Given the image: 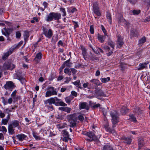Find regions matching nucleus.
Here are the masks:
<instances>
[{
	"mask_svg": "<svg viewBox=\"0 0 150 150\" xmlns=\"http://www.w3.org/2000/svg\"><path fill=\"white\" fill-rule=\"evenodd\" d=\"M24 36L25 38H27L29 37V35L28 33L27 32H25Z\"/></svg>",
	"mask_w": 150,
	"mask_h": 150,
	"instance_id": "obj_54",
	"label": "nucleus"
},
{
	"mask_svg": "<svg viewBox=\"0 0 150 150\" xmlns=\"http://www.w3.org/2000/svg\"><path fill=\"white\" fill-rule=\"evenodd\" d=\"M2 103L4 105H6L8 104L7 101H5L4 98H2Z\"/></svg>",
	"mask_w": 150,
	"mask_h": 150,
	"instance_id": "obj_58",
	"label": "nucleus"
},
{
	"mask_svg": "<svg viewBox=\"0 0 150 150\" xmlns=\"http://www.w3.org/2000/svg\"><path fill=\"white\" fill-rule=\"evenodd\" d=\"M118 22L119 23H124L125 21V19L123 18V16L121 15H120V17L118 18Z\"/></svg>",
	"mask_w": 150,
	"mask_h": 150,
	"instance_id": "obj_27",
	"label": "nucleus"
},
{
	"mask_svg": "<svg viewBox=\"0 0 150 150\" xmlns=\"http://www.w3.org/2000/svg\"><path fill=\"white\" fill-rule=\"evenodd\" d=\"M47 3L46 2H44L43 3V5L44 6V8H46L47 6Z\"/></svg>",
	"mask_w": 150,
	"mask_h": 150,
	"instance_id": "obj_62",
	"label": "nucleus"
},
{
	"mask_svg": "<svg viewBox=\"0 0 150 150\" xmlns=\"http://www.w3.org/2000/svg\"><path fill=\"white\" fill-rule=\"evenodd\" d=\"M89 83L88 82L84 83L83 84V86L84 88H87Z\"/></svg>",
	"mask_w": 150,
	"mask_h": 150,
	"instance_id": "obj_57",
	"label": "nucleus"
},
{
	"mask_svg": "<svg viewBox=\"0 0 150 150\" xmlns=\"http://www.w3.org/2000/svg\"><path fill=\"white\" fill-rule=\"evenodd\" d=\"M26 136L23 134H18L16 137L20 141L22 142L26 137Z\"/></svg>",
	"mask_w": 150,
	"mask_h": 150,
	"instance_id": "obj_16",
	"label": "nucleus"
},
{
	"mask_svg": "<svg viewBox=\"0 0 150 150\" xmlns=\"http://www.w3.org/2000/svg\"><path fill=\"white\" fill-rule=\"evenodd\" d=\"M146 40L145 38L144 37L139 40V44L140 45H142L145 42Z\"/></svg>",
	"mask_w": 150,
	"mask_h": 150,
	"instance_id": "obj_31",
	"label": "nucleus"
},
{
	"mask_svg": "<svg viewBox=\"0 0 150 150\" xmlns=\"http://www.w3.org/2000/svg\"><path fill=\"white\" fill-rule=\"evenodd\" d=\"M110 115L112 118V121L113 125V127H115L114 125L116 124L118 122V114L116 111H114L111 112Z\"/></svg>",
	"mask_w": 150,
	"mask_h": 150,
	"instance_id": "obj_6",
	"label": "nucleus"
},
{
	"mask_svg": "<svg viewBox=\"0 0 150 150\" xmlns=\"http://www.w3.org/2000/svg\"><path fill=\"white\" fill-rule=\"evenodd\" d=\"M130 119H131V120H132V121L134 122L137 121L136 118L134 117V115H130Z\"/></svg>",
	"mask_w": 150,
	"mask_h": 150,
	"instance_id": "obj_42",
	"label": "nucleus"
},
{
	"mask_svg": "<svg viewBox=\"0 0 150 150\" xmlns=\"http://www.w3.org/2000/svg\"><path fill=\"white\" fill-rule=\"evenodd\" d=\"M79 109L80 110L85 109L88 110L89 108L88 103L85 102L80 103L79 104Z\"/></svg>",
	"mask_w": 150,
	"mask_h": 150,
	"instance_id": "obj_13",
	"label": "nucleus"
},
{
	"mask_svg": "<svg viewBox=\"0 0 150 150\" xmlns=\"http://www.w3.org/2000/svg\"><path fill=\"white\" fill-rule=\"evenodd\" d=\"M90 82L98 86L101 85L102 84L99 80L97 79H92L90 81Z\"/></svg>",
	"mask_w": 150,
	"mask_h": 150,
	"instance_id": "obj_17",
	"label": "nucleus"
},
{
	"mask_svg": "<svg viewBox=\"0 0 150 150\" xmlns=\"http://www.w3.org/2000/svg\"><path fill=\"white\" fill-rule=\"evenodd\" d=\"M71 72H72L73 74H75L76 73V70L74 69H71Z\"/></svg>",
	"mask_w": 150,
	"mask_h": 150,
	"instance_id": "obj_61",
	"label": "nucleus"
},
{
	"mask_svg": "<svg viewBox=\"0 0 150 150\" xmlns=\"http://www.w3.org/2000/svg\"><path fill=\"white\" fill-rule=\"evenodd\" d=\"M43 33L45 36L48 38H50L52 35V31L50 29H49L48 30L44 29Z\"/></svg>",
	"mask_w": 150,
	"mask_h": 150,
	"instance_id": "obj_11",
	"label": "nucleus"
},
{
	"mask_svg": "<svg viewBox=\"0 0 150 150\" xmlns=\"http://www.w3.org/2000/svg\"><path fill=\"white\" fill-rule=\"evenodd\" d=\"M13 100L12 98H10L8 100V104H11L12 103Z\"/></svg>",
	"mask_w": 150,
	"mask_h": 150,
	"instance_id": "obj_55",
	"label": "nucleus"
},
{
	"mask_svg": "<svg viewBox=\"0 0 150 150\" xmlns=\"http://www.w3.org/2000/svg\"><path fill=\"white\" fill-rule=\"evenodd\" d=\"M21 72L20 71H16V72L13 74V78L14 79H17L21 81L24 80V78L21 75Z\"/></svg>",
	"mask_w": 150,
	"mask_h": 150,
	"instance_id": "obj_9",
	"label": "nucleus"
},
{
	"mask_svg": "<svg viewBox=\"0 0 150 150\" xmlns=\"http://www.w3.org/2000/svg\"><path fill=\"white\" fill-rule=\"evenodd\" d=\"M64 72L65 73L69 75H71V69H70L69 68H66L64 70Z\"/></svg>",
	"mask_w": 150,
	"mask_h": 150,
	"instance_id": "obj_26",
	"label": "nucleus"
},
{
	"mask_svg": "<svg viewBox=\"0 0 150 150\" xmlns=\"http://www.w3.org/2000/svg\"><path fill=\"white\" fill-rule=\"evenodd\" d=\"M117 47L120 48L122 45L124 44L122 38L119 35H118L117 36Z\"/></svg>",
	"mask_w": 150,
	"mask_h": 150,
	"instance_id": "obj_8",
	"label": "nucleus"
},
{
	"mask_svg": "<svg viewBox=\"0 0 150 150\" xmlns=\"http://www.w3.org/2000/svg\"><path fill=\"white\" fill-rule=\"evenodd\" d=\"M100 80L103 83H106L110 80V78L109 77L107 78H100Z\"/></svg>",
	"mask_w": 150,
	"mask_h": 150,
	"instance_id": "obj_25",
	"label": "nucleus"
},
{
	"mask_svg": "<svg viewBox=\"0 0 150 150\" xmlns=\"http://www.w3.org/2000/svg\"><path fill=\"white\" fill-rule=\"evenodd\" d=\"M78 118L79 120L83 121L84 120V116L83 115H80L78 116Z\"/></svg>",
	"mask_w": 150,
	"mask_h": 150,
	"instance_id": "obj_50",
	"label": "nucleus"
},
{
	"mask_svg": "<svg viewBox=\"0 0 150 150\" xmlns=\"http://www.w3.org/2000/svg\"><path fill=\"white\" fill-rule=\"evenodd\" d=\"M139 67L137 69L138 70L143 69L146 67L145 65L143 64H140L139 65Z\"/></svg>",
	"mask_w": 150,
	"mask_h": 150,
	"instance_id": "obj_32",
	"label": "nucleus"
},
{
	"mask_svg": "<svg viewBox=\"0 0 150 150\" xmlns=\"http://www.w3.org/2000/svg\"><path fill=\"white\" fill-rule=\"evenodd\" d=\"M74 98V97L70 95L69 96L65 98V100L67 103H69L71 100Z\"/></svg>",
	"mask_w": 150,
	"mask_h": 150,
	"instance_id": "obj_24",
	"label": "nucleus"
},
{
	"mask_svg": "<svg viewBox=\"0 0 150 150\" xmlns=\"http://www.w3.org/2000/svg\"><path fill=\"white\" fill-rule=\"evenodd\" d=\"M71 110V109L70 108H69L68 107H65L64 111L67 112L68 113L70 112Z\"/></svg>",
	"mask_w": 150,
	"mask_h": 150,
	"instance_id": "obj_51",
	"label": "nucleus"
},
{
	"mask_svg": "<svg viewBox=\"0 0 150 150\" xmlns=\"http://www.w3.org/2000/svg\"><path fill=\"white\" fill-rule=\"evenodd\" d=\"M77 95V93L75 91H73L71 92V96H74L76 97Z\"/></svg>",
	"mask_w": 150,
	"mask_h": 150,
	"instance_id": "obj_46",
	"label": "nucleus"
},
{
	"mask_svg": "<svg viewBox=\"0 0 150 150\" xmlns=\"http://www.w3.org/2000/svg\"><path fill=\"white\" fill-rule=\"evenodd\" d=\"M4 87L6 89H12L14 88V85L12 82L9 81L6 82Z\"/></svg>",
	"mask_w": 150,
	"mask_h": 150,
	"instance_id": "obj_7",
	"label": "nucleus"
},
{
	"mask_svg": "<svg viewBox=\"0 0 150 150\" xmlns=\"http://www.w3.org/2000/svg\"><path fill=\"white\" fill-rule=\"evenodd\" d=\"M0 25L1 26H8L9 27L12 26V23L7 21H5L4 23H0Z\"/></svg>",
	"mask_w": 150,
	"mask_h": 150,
	"instance_id": "obj_21",
	"label": "nucleus"
},
{
	"mask_svg": "<svg viewBox=\"0 0 150 150\" xmlns=\"http://www.w3.org/2000/svg\"><path fill=\"white\" fill-rule=\"evenodd\" d=\"M93 11L95 14H96L98 16H100L101 15V13L100 11L99 8L93 10Z\"/></svg>",
	"mask_w": 150,
	"mask_h": 150,
	"instance_id": "obj_34",
	"label": "nucleus"
},
{
	"mask_svg": "<svg viewBox=\"0 0 150 150\" xmlns=\"http://www.w3.org/2000/svg\"><path fill=\"white\" fill-rule=\"evenodd\" d=\"M61 17V15L58 13L52 12L49 14L47 15L45 20L47 22H50L53 20H57L60 19Z\"/></svg>",
	"mask_w": 150,
	"mask_h": 150,
	"instance_id": "obj_2",
	"label": "nucleus"
},
{
	"mask_svg": "<svg viewBox=\"0 0 150 150\" xmlns=\"http://www.w3.org/2000/svg\"><path fill=\"white\" fill-rule=\"evenodd\" d=\"M16 91L15 90L11 94V96L12 98H16Z\"/></svg>",
	"mask_w": 150,
	"mask_h": 150,
	"instance_id": "obj_45",
	"label": "nucleus"
},
{
	"mask_svg": "<svg viewBox=\"0 0 150 150\" xmlns=\"http://www.w3.org/2000/svg\"><path fill=\"white\" fill-rule=\"evenodd\" d=\"M8 132L10 134H12L14 133V130L13 127L10 125L8 128Z\"/></svg>",
	"mask_w": 150,
	"mask_h": 150,
	"instance_id": "obj_28",
	"label": "nucleus"
},
{
	"mask_svg": "<svg viewBox=\"0 0 150 150\" xmlns=\"http://www.w3.org/2000/svg\"><path fill=\"white\" fill-rule=\"evenodd\" d=\"M140 10H133L132 11V13L134 15H136L139 14L140 13Z\"/></svg>",
	"mask_w": 150,
	"mask_h": 150,
	"instance_id": "obj_40",
	"label": "nucleus"
},
{
	"mask_svg": "<svg viewBox=\"0 0 150 150\" xmlns=\"http://www.w3.org/2000/svg\"><path fill=\"white\" fill-rule=\"evenodd\" d=\"M93 10H95L96 9L99 8V7L98 6V4H97V2H95L93 3Z\"/></svg>",
	"mask_w": 150,
	"mask_h": 150,
	"instance_id": "obj_41",
	"label": "nucleus"
},
{
	"mask_svg": "<svg viewBox=\"0 0 150 150\" xmlns=\"http://www.w3.org/2000/svg\"><path fill=\"white\" fill-rule=\"evenodd\" d=\"M14 50V48H11L9 49L7 52L4 53L2 56V59L4 60H5L10 55L12 54Z\"/></svg>",
	"mask_w": 150,
	"mask_h": 150,
	"instance_id": "obj_10",
	"label": "nucleus"
},
{
	"mask_svg": "<svg viewBox=\"0 0 150 150\" xmlns=\"http://www.w3.org/2000/svg\"><path fill=\"white\" fill-rule=\"evenodd\" d=\"M42 54L41 52H39L37 54L34 59L35 60L38 62H39L42 58Z\"/></svg>",
	"mask_w": 150,
	"mask_h": 150,
	"instance_id": "obj_19",
	"label": "nucleus"
},
{
	"mask_svg": "<svg viewBox=\"0 0 150 150\" xmlns=\"http://www.w3.org/2000/svg\"><path fill=\"white\" fill-rule=\"evenodd\" d=\"M127 1L132 4H134L137 1V0H127Z\"/></svg>",
	"mask_w": 150,
	"mask_h": 150,
	"instance_id": "obj_63",
	"label": "nucleus"
},
{
	"mask_svg": "<svg viewBox=\"0 0 150 150\" xmlns=\"http://www.w3.org/2000/svg\"><path fill=\"white\" fill-rule=\"evenodd\" d=\"M2 131L3 132H6L7 131V129L4 126H2L1 127Z\"/></svg>",
	"mask_w": 150,
	"mask_h": 150,
	"instance_id": "obj_59",
	"label": "nucleus"
},
{
	"mask_svg": "<svg viewBox=\"0 0 150 150\" xmlns=\"http://www.w3.org/2000/svg\"><path fill=\"white\" fill-rule=\"evenodd\" d=\"M63 79V77L62 76H59L58 78L57 79V81H59L62 79Z\"/></svg>",
	"mask_w": 150,
	"mask_h": 150,
	"instance_id": "obj_64",
	"label": "nucleus"
},
{
	"mask_svg": "<svg viewBox=\"0 0 150 150\" xmlns=\"http://www.w3.org/2000/svg\"><path fill=\"white\" fill-rule=\"evenodd\" d=\"M11 125L14 127H18V129H21V127L19 126V122L17 120H14L13 121Z\"/></svg>",
	"mask_w": 150,
	"mask_h": 150,
	"instance_id": "obj_14",
	"label": "nucleus"
},
{
	"mask_svg": "<svg viewBox=\"0 0 150 150\" xmlns=\"http://www.w3.org/2000/svg\"><path fill=\"white\" fill-rule=\"evenodd\" d=\"M3 29L8 35L13 32V28H8V29H6V28H4Z\"/></svg>",
	"mask_w": 150,
	"mask_h": 150,
	"instance_id": "obj_18",
	"label": "nucleus"
},
{
	"mask_svg": "<svg viewBox=\"0 0 150 150\" xmlns=\"http://www.w3.org/2000/svg\"><path fill=\"white\" fill-rule=\"evenodd\" d=\"M67 118L71 125V127H74L76 126L75 122L76 121L77 118L75 114L68 115Z\"/></svg>",
	"mask_w": 150,
	"mask_h": 150,
	"instance_id": "obj_4",
	"label": "nucleus"
},
{
	"mask_svg": "<svg viewBox=\"0 0 150 150\" xmlns=\"http://www.w3.org/2000/svg\"><path fill=\"white\" fill-rule=\"evenodd\" d=\"M60 11L62 13V15L63 16H66V15L65 9L63 8H61L60 9Z\"/></svg>",
	"mask_w": 150,
	"mask_h": 150,
	"instance_id": "obj_33",
	"label": "nucleus"
},
{
	"mask_svg": "<svg viewBox=\"0 0 150 150\" xmlns=\"http://www.w3.org/2000/svg\"><path fill=\"white\" fill-rule=\"evenodd\" d=\"M57 103L58 105H57V106L60 105L63 106H67V104L66 103L62 101H58Z\"/></svg>",
	"mask_w": 150,
	"mask_h": 150,
	"instance_id": "obj_30",
	"label": "nucleus"
},
{
	"mask_svg": "<svg viewBox=\"0 0 150 150\" xmlns=\"http://www.w3.org/2000/svg\"><path fill=\"white\" fill-rule=\"evenodd\" d=\"M72 83L77 87L80 88V89L82 88L81 85L79 80H77L74 82H73Z\"/></svg>",
	"mask_w": 150,
	"mask_h": 150,
	"instance_id": "obj_22",
	"label": "nucleus"
},
{
	"mask_svg": "<svg viewBox=\"0 0 150 150\" xmlns=\"http://www.w3.org/2000/svg\"><path fill=\"white\" fill-rule=\"evenodd\" d=\"M62 133L64 137H69V135L68 134V132L66 130H64L62 131Z\"/></svg>",
	"mask_w": 150,
	"mask_h": 150,
	"instance_id": "obj_37",
	"label": "nucleus"
},
{
	"mask_svg": "<svg viewBox=\"0 0 150 150\" xmlns=\"http://www.w3.org/2000/svg\"><path fill=\"white\" fill-rule=\"evenodd\" d=\"M82 53L83 56V58L85 59H86L85 58V56H86V50L85 49H83L82 50Z\"/></svg>",
	"mask_w": 150,
	"mask_h": 150,
	"instance_id": "obj_52",
	"label": "nucleus"
},
{
	"mask_svg": "<svg viewBox=\"0 0 150 150\" xmlns=\"http://www.w3.org/2000/svg\"><path fill=\"white\" fill-rule=\"evenodd\" d=\"M86 134L90 138H92L94 135V134L91 132H87Z\"/></svg>",
	"mask_w": 150,
	"mask_h": 150,
	"instance_id": "obj_35",
	"label": "nucleus"
},
{
	"mask_svg": "<svg viewBox=\"0 0 150 150\" xmlns=\"http://www.w3.org/2000/svg\"><path fill=\"white\" fill-rule=\"evenodd\" d=\"M103 150H113L112 147L109 145H106L103 147Z\"/></svg>",
	"mask_w": 150,
	"mask_h": 150,
	"instance_id": "obj_23",
	"label": "nucleus"
},
{
	"mask_svg": "<svg viewBox=\"0 0 150 150\" xmlns=\"http://www.w3.org/2000/svg\"><path fill=\"white\" fill-rule=\"evenodd\" d=\"M144 142L143 141H139L138 145H139V149H140L141 147H142L144 145Z\"/></svg>",
	"mask_w": 150,
	"mask_h": 150,
	"instance_id": "obj_43",
	"label": "nucleus"
},
{
	"mask_svg": "<svg viewBox=\"0 0 150 150\" xmlns=\"http://www.w3.org/2000/svg\"><path fill=\"white\" fill-rule=\"evenodd\" d=\"M108 44L111 47V50L110 52L107 53L108 56H109L111 55L112 53V51L115 46V44L112 41H110L108 42Z\"/></svg>",
	"mask_w": 150,
	"mask_h": 150,
	"instance_id": "obj_12",
	"label": "nucleus"
},
{
	"mask_svg": "<svg viewBox=\"0 0 150 150\" xmlns=\"http://www.w3.org/2000/svg\"><path fill=\"white\" fill-rule=\"evenodd\" d=\"M105 35L103 36L100 35H98V39L100 42L103 43L104 42L105 38Z\"/></svg>",
	"mask_w": 150,
	"mask_h": 150,
	"instance_id": "obj_20",
	"label": "nucleus"
},
{
	"mask_svg": "<svg viewBox=\"0 0 150 150\" xmlns=\"http://www.w3.org/2000/svg\"><path fill=\"white\" fill-rule=\"evenodd\" d=\"M61 100L60 99H58L57 97H54L50 98L44 100V102L45 104L49 103L50 105H51L53 104L57 106V105H58L57 103L58 101H60Z\"/></svg>",
	"mask_w": 150,
	"mask_h": 150,
	"instance_id": "obj_5",
	"label": "nucleus"
},
{
	"mask_svg": "<svg viewBox=\"0 0 150 150\" xmlns=\"http://www.w3.org/2000/svg\"><path fill=\"white\" fill-rule=\"evenodd\" d=\"M101 29H102L103 32L104 33L105 36H107V33H106V30L105 28L104 27L103 25H101Z\"/></svg>",
	"mask_w": 150,
	"mask_h": 150,
	"instance_id": "obj_48",
	"label": "nucleus"
},
{
	"mask_svg": "<svg viewBox=\"0 0 150 150\" xmlns=\"http://www.w3.org/2000/svg\"><path fill=\"white\" fill-rule=\"evenodd\" d=\"M102 48L105 50L106 52L108 51L110 48L108 46L105 45H103L102 46Z\"/></svg>",
	"mask_w": 150,
	"mask_h": 150,
	"instance_id": "obj_38",
	"label": "nucleus"
},
{
	"mask_svg": "<svg viewBox=\"0 0 150 150\" xmlns=\"http://www.w3.org/2000/svg\"><path fill=\"white\" fill-rule=\"evenodd\" d=\"M21 34L19 31H17L16 32V36L17 38H20L21 36Z\"/></svg>",
	"mask_w": 150,
	"mask_h": 150,
	"instance_id": "obj_49",
	"label": "nucleus"
},
{
	"mask_svg": "<svg viewBox=\"0 0 150 150\" xmlns=\"http://www.w3.org/2000/svg\"><path fill=\"white\" fill-rule=\"evenodd\" d=\"M8 122V119H3L1 121L2 124L6 125L7 124Z\"/></svg>",
	"mask_w": 150,
	"mask_h": 150,
	"instance_id": "obj_44",
	"label": "nucleus"
},
{
	"mask_svg": "<svg viewBox=\"0 0 150 150\" xmlns=\"http://www.w3.org/2000/svg\"><path fill=\"white\" fill-rule=\"evenodd\" d=\"M5 116V115L4 113H3L1 110H0V117L1 118H3Z\"/></svg>",
	"mask_w": 150,
	"mask_h": 150,
	"instance_id": "obj_56",
	"label": "nucleus"
},
{
	"mask_svg": "<svg viewBox=\"0 0 150 150\" xmlns=\"http://www.w3.org/2000/svg\"><path fill=\"white\" fill-rule=\"evenodd\" d=\"M47 90L45 95L46 97L57 95V89L53 87L48 86Z\"/></svg>",
	"mask_w": 150,
	"mask_h": 150,
	"instance_id": "obj_3",
	"label": "nucleus"
},
{
	"mask_svg": "<svg viewBox=\"0 0 150 150\" xmlns=\"http://www.w3.org/2000/svg\"><path fill=\"white\" fill-rule=\"evenodd\" d=\"M122 139L123 142L126 144H129L131 142L132 139L130 138L123 137Z\"/></svg>",
	"mask_w": 150,
	"mask_h": 150,
	"instance_id": "obj_15",
	"label": "nucleus"
},
{
	"mask_svg": "<svg viewBox=\"0 0 150 150\" xmlns=\"http://www.w3.org/2000/svg\"><path fill=\"white\" fill-rule=\"evenodd\" d=\"M100 74V72L99 70H97L96 72L95 75L96 76H99Z\"/></svg>",
	"mask_w": 150,
	"mask_h": 150,
	"instance_id": "obj_60",
	"label": "nucleus"
},
{
	"mask_svg": "<svg viewBox=\"0 0 150 150\" xmlns=\"http://www.w3.org/2000/svg\"><path fill=\"white\" fill-rule=\"evenodd\" d=\"M94 26L93 25H91L90 26V31L91 32V34H93L94 33Z\"/></svg>",
	"mask_w": 150,
	"mask_h": 150,
	"instance_id": "obj_47",
	"label": "nucleus"
},
{
	"mask_svg": "<svg viewBox=\"0 0 150 150\" xmlns=\"http://www.w3.org/2000/svg\"><path fill=\"white\" fill-rule=\"evenodd\" d=\"M15 67V66L9 62L7 61L4 64L3 67L0 66V78L2 76V71L6 70H13Z\"/></svg>",
	"mask_w": 150,
	"mask_h": 150,
	"instance_id": "obj_1",
	"label": "nucleus"
},
{
	"mask_svg": "<svg viewBox=\"0 0 150 150\" xmlns=\"http://www.w3.org/2000/svg\"><path fill=\"white\" fill-rule=\"evenodd\" d=\"M33 137L35 138L36 140H40V137L39 136H38L36 133H35L34 132H33Z\"/></svg>",
	"mask_w": 150,
	"mask_h": 150,
	"instance_id": "obj_36",
	"label": "nucleus"
},
{
	"mask_svg": "<svg viewBox=\"0 0 150 150\" xmlns=\"http://www.w3.org/2000/svg\"><path fill=\"white\" fill-rule=\"evenodd\" d=\"M76 11V9L75 8L72 7L69 8V9L68 11V12L71 13H73Z\"/></svg>",
	"mask_w": 150,
	"mask_h": 150,
	"instance_id": "obj_39",
	"label": "nucleus"
},
{
	"mask_svg": "<svg viewBox=\"0 0 150 150\" xmlns=\"http://www.w3.org/2000/svg\"><path fill=\"white\" fill-rule=\"evenodd\" d=\"M106 17L110 24L112 23V18L111 15L108 12L106 15Z\"/></svg>",
	"mask_w": 150,
	"mask_h": 150,
	"instance_id": "obj_29",
	"label": "nucleus"
},
{
	"mask_svg": "<svg viewBox=\"0 0 150 150\" xmlns=\"http://www.w3.org/2000/svg\"><path fill=\"white\" fill-rule=\"evenodd\" d=\"M65 83H68L69 81L71 80V79L69 77H67L65 78Z\"/></svg>",
	"mask_w": 150,
	"mask_h": 150,
	"instance_id": "obj_53",
	"label": "nucleus"
}]
</instances>
